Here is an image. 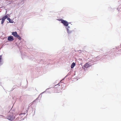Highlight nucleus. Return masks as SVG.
I'll list each match as a JSON object with an SVG mask.
<instances>
[{
    "mask_svg": "<svg viewBox=\"0 0 121 121\" xmlns=\"http://www.w3.org/2000/svg\"><path fill=\"white\" fill-rule=\"evenodd\" d=\"M12 34L15 37L17 38L19 40L21 39V38L17 34L16 32L15 31L14 32H13L12 33Z\"/></svg>",
    "mask_w": 121,
    "mask_h": 121,
    "instance_id": "1",
    "label": "nucleus"
},
{
    "mask_svg": "<svg viewBox=\"0 0 121 121\" xmlns=\"http://www.w3.org/2000/svg\"><path fill=\"white\" fill-rule=\"evenodd\" d=\"M58 20L60 21H61V23L64 24V25L65 26H68V23L67 21L61 19Z\"/></svg>",
    "mask_w": 121,
    "mask_h": 121,
    "instance_id": "2",
    "label": "nucleus"
},
{
    "mask_svg": "<svg viewBox=\"0 0 121 121\" xmlns=\"http://www.w3.org/2000/svg\"><path fill=\"white\" fill-rule=\"evenodd\" d=\"M13 40V38L12 36H9L8 38V40L9 41H12Z\"/></svg>",
    "mask_w": 121,
    "mask_h": 121,
    "instance_id": "3",
    "label": "nucleus"
},
{
    "mask_svg": "<svg viewBox=\"0 0 121 121\" xmlns=\"http://www.w3.org/2000/svg\"><path fill=\"white\" fill-rule=\"evenodd\" d=\"M90 66H91L89 65L87 63H86L84 65V66L86 68H88L89 67H90Z\"/></svg>",
    "mask_w": 121,
    "mask_h": 121,
    "instance_id": "4",
    "label": "nucleus"
},
{
    "mask_svg": "<svg viewBox=\"0 0 121 121\" xmlns=\"http://www.w3.org/2000/svg\"><path fill=\"white\" fill-rule=\"evenodd\" d=\"M7 20L9 21V22L10 23H13V21L12 20H11L9 18H8L7 19Z\"/></svg>",
    "mask_w": 121,
    "mask_h": 121,
    "instance_id": "5",
    "label": "nucleus"
},
{
    "mask_svg": "<svg viewBox=\"0 0 121 121\" xmlns=\"http://www.w3.org/2000/svg\"><path fill=\"white\" fill-rule=\"evenodd\" d=\"M5 18H4V17H3L2 19V21L1 22V23L2 24H3L4 22V21L5 19Z\"/></svg>",
    "mask_w": 121,
    "mask_h": 121,
    "instance_id": "6",
    "label": "nucleus"
},
{
    "mask_svg": "<svg viewBox=\"0 0 121 121\" xmlns=\"http://www.w3.org/2000/svg\"><path fill=\"white\" fill-rule=\"evenodd\" d=\"M75 64L74 63H73L71 65V68H73L75 66Z\"/></svg>",
    "mask_w": 121,
    "mask_h": 121,
    "instance_id": "7",
    "label": "nucleus"
},
{
    "mask_svg": "<svg viewBox=\"0 0 121 121\" xmlns=\"http://www.w3.org/2000/svg\"><path fill=\"white\" fill-rule=\"evenodd\" d=\"M2 59V56H0V65H1V60Z\"/></svg>",
    "mask_w": 121,
    "mask_h": 121,
    "instance_id": "8",
    "label": "nucleus"
},
{
    "mask_svg": "<svg viewBox=\"0 0 121 121\" xmlns=\"http://www.w3.org/2000/svg\"><path fill=\"white\" fill-rule=\"evenodd\" d=\"M4 18H5L6 19V18H7H7H9V17H8V16L7 15H5V16H4L3 17Z\"/></svg>",
    "mask_w": 121,
    "mask_h": 121,
    "instance_id": "9",
    "label": "nucleus"
},
{
    "mask_svg": "<svg viewBox=\"0 0 121 121\" xmlns=\"http://www.w3.org/2000/svg\"><path fill=\"white\" fill-rule=\"evenodd\" d=\"M8 119L10 120H11L12 119V117H8Z\"/></svg>",
    "mask_w": 121,
    "mask_h": 121,
    "instance_id": "10",
    "label": "nucleus"
},
{
    "mask_svg": "<svg viewBox=\"0 0 121 121\" xmlns=\"http://www.w3.org/2000/svg\"><path fill=\"white\" fill-rule=\"evenodd\" d=\"M59 84H60V83H59L58 84L56 85L55 86H57V85H59V86H60V85H59Z\"/></svg>",
    "mask_w": 121,
    "mask_h": 121,
    "instance_id": "11",
    "label": "nucleus"
},
{
    "mask_svg": "<svg viewBox=\"0 0 121 121\" xmlns=\"http://www.w3.org/2000/svg\"><path fill=\"white\" fill-rule=\"evenodd\" d=\"M1 20V19H0V20Z\"/></svg>",
    "mask_w": 121,
    "mask_h": 121,
    "instance_id": "12",
    "label": "nucleus"
}]
</instances>
